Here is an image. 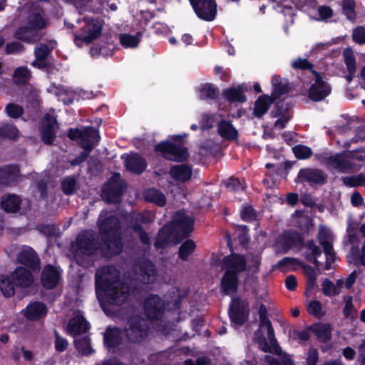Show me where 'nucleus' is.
Listing matches in <instances>:
<instances>
[{
    "instance_id": "nucleus-51",
    "label": "nucleus",
    "mask_w": 365,
    "mask_h": 365,
    "mask_svg": "<svg viewBox=\"0 0 365 365\" xmlns=\"http://www.w3.org/2000/svg\"><path fill=\"white\" fill-rule=\"evenodd\" d=\"M112 48H113L112 44L102 46L101 47L94 46L91 48V54L93 56H107L110 54Z\"/></svg>"
},
{
    "instance_id": "nucleus-39",
    "label": "nucleus",
    "mask_w": 365,
    "mask_h": 365,
    "mask_svg": "<svg viewBox=\"0 0 365 365\" xmlns=\"http://www.w3.org/2000/svg\"><path fill=\"white\" fill-rule=\"evenodd\" d=\"M20 202L21 200L18 196L10 195L3 199L1 206L7 212H15L19 210Z\"/></svg>"
},
{
    "instance_id": "nucleus-45",
    "label": "nucleus",
    "mask_w": 365,
    "mask_h": 365,
    "mask_svg": "<svg viewBox=\"0 0 365 365\" xmlns=\"http://www.w3.org/2000/svg\"><path fill=\"white\" fill-rule=\"evenodd\" d=\"M344 185L348 187H356L363 185L364 182V174L361 173L357 176H346L342 178Z\"/></svg>"
},
{
    "instance_id": "nucleus-61",
    "label": "nucleus",
    "mask_w": 365,
    "mask_h": 365,
    "mask_svg": "<svg viewBox=\"0 0 365 365\" xmlns=\"http://www.w3.org/2000/svg\"><path fill=\"white\" fill-rule=\"evenodd\" d=\"M14 175L11 167L0 169V184H6L11 176Z\"/></svg>"
},
{
    "instance_id": "nucleus-20",
    "label": "nucleus",
    "mask_w": 365,
    "mask_h": 365,
    "mask_svg": "<svg viewBox=\"0 0 365 365\" xmlns=\"http://www.w3.org/2000/svg\"><path fill=\"white\" fill-rule=\"evenodd\" d=\"M17 259L19 263L29 267L33 270L38 269L39 267V260L35 252L31 247L22 248L17 255Z\"/></svg>"
},
{
    "instance_id": "nucleus-14",
    "label": "nucleus",
    "mask_w": 365,
    "mask_h": 365,
    "mask_svg": "<svg viewBox=\"0 0 365 365\" xmlns=\"http://www.w3.org/2000/svg\"><path fill=\"white\" fill-rule=\"evenodd\" d=\"M197 16L205 21H212L216 14L215 0H190Z\"/></svg>"
},
{
    "instance_id": "nucleus-44",
    "label": "nucleus",
    "mask_w": 365,
    "mask_h": 365,
    "mask_svg": "<svg viewBox=\"0 0 365 365\" xmlns=\"http://www.w3.org/2000/svg\"><path fill=\"white\" fill-rule=\"evenodd\" d=\"M195 249V244L192 240H188L183 242L180 247L179 256L182 259H186L187 257Z\"/></svg>"
},
{
    "instance_id": "nucleus-36",
    "label": "nucleus",
    "mask_w": 365,
    "mask_h": 365,
    "mask_svg": "<svg viewBox=\"0 0 365 365\" xmlns=\"http://www.w3.org/2000/svg\"><path fill=\"white\" fill-rule=\"evenodd\" d=\"M197 92L200 99H214L219 94L217 88L209 83L200 84L197 88Z\"/></svg>"
},
{
    "instance_id": "nucleus-43",
    "label": "nucleus",
    "mask_w": 365,
    "mask_h": 365,
    "mask_svg": "<svg viewBox=\"0 0 365 365\" xmlns=\"http://www.w3.org/2000/svg\"><path fill=\"white\" fill-rule=\"evenodd\" d=\"M15 284L9 275L8 277L0 281V289L6 297H11L15 293Z\"/></svg>"
},
{
    "instance_id": "nucleus-27",
    "label": "nucleus",
    "mask_w": 365,
    "mask_h": 365,
    "mask_svg": "<svg viewBox=\"0 0 365 365\" xmlns=\"http://www.w3.org/2000/svg\"><path fill=\"white\" fill-rule=\"evenodd\" d=\"M217 133L224 139L235 140L237 139L238 132L230 121L221 119L217 124Z\"/></svg>"
},
{
    "instance_id": "nucleus-18",
    "label": "nucleus",
    "mask_w": 365,
    "mask_h": 365,
    "mask_svg": "<svg viewBox=\"0 0 365 365\" xmlns=\"http://www.w3.org/2000/svg\"><path fill=\"white\" fill-rule=\"evenodd\" d=\"M163 302L157 296L149 297L144 303V309L147 317L151 319H158L163 314Z\"/></svg>"
},
{
    "instance_id": "nucleus-34",
    "label": "nucleus",
    "mask_w": 365,
    "mask_h": 365,
    "mask_svg": "<svg viewBox=\"0 0 365 365\" xmlns=\"http://www.w3.org/2000/svg\"><path fill=\"white\" fill-rule=\"evenodd\" d=\"M273 102V99L268 96H260L255 102L254 108V115L256 117H261L267 113L269 106Z\"/></svg>"
},
{
    "instance_id": "nucleus-47",
    "label": "nucleus",
    "mask_w": 365,
    "mask_h": 365,
    "mask_svg": "<svg viewBox=\"0 0 365 365\" xmlns=\"http://www.w3.org/2000/svg\"><path fill=\"white\" fill-rule=\"evenodd\" d=\"M344 57L349 73H354L356 70V61L351 49H345L344 51Z\"/></svg>"
},
{
    "instance_id": "nucleus-24",
    "label": "nucleus",
    "mask_w": 365,
    "mask_h": 365,
    "mask_svg": "<svg viewBox=\"0 0 365 365\" xmlns=\"http://www.w3.org/2000/svg\"><path fill=\"white\" fill-rule=\"evenodd\" d=\"M60 278V271L51 266L45 267L41 276L42 285L47 289H51L56 286Z\"/></svg>"
},
{
    "instance_id": "nucleus-48",
    "label": "nucleus",
    "mask_w": 365,
    "mask_h": 365,
    "mask_svg": "<svg viewBox=\"0 0 365 365\" xmlns=\"http://www.w3.org/2000/svg\"><path fill=\"white\" fill-rule=\"evenodd\" d=\"M75 345L77 349L84 355H88L91 354L92 350L90 345L89 339L87 337L83 338L82 340H74Z\"/></svg>"
},
{
    "instance_id": "nucleus-57",
    "label": "nucleus",
    "mask_w": 365,
    "mask_h": 365,
    "mask_svg": "<svg viewBox=\"0 0 365 365\" xmlns=\"http://www.w3.org/2000/svg\"><path fill=\"white\" fill-rule=\"evenodd\" d=\"M76 187V181L73 178H66L62 182V188L65 193L71 194Z\"/></svg>"
},
{
    "instance_id": "nucleus-15",
    "label": "nucleus",
    "mask_w": 365,
    "mask_h": 365,
    "mask_svg": "<svg viewBox=\"0 0 365 365\" xmlns=\"http://www.w3.org/2000/svg\"><path fill=\"white\" fill-rule=\"evenodd\" d=\"M315 81L312 85L309 91V98L315 101H319L325 98L331 93V86L318 73H314Z\"/></svg>"
},
{
    "instance_id": "nucleus-23",
    "label": "nucleus",
    "mask_w": 365,
    "mask_h": 365,
    "mask_svg": "<svg viewBox=\"0 0 365 365\" xmlns=\"http://www.w3.org/2000/svg\"><path fill=\"white\" fill-rule=\"evenodd\" d=\"M136 269H139L138 277L143 283H153L157 279V273L151 262H140Z\"/></svg>"
},
{
    "instance_id": "nucleus-4",
    "label": "nucleus",
    "mask_w": 365,
    "mask_h": 365,
    "mask_svg": "<svg viewBox=\"0 0 365 365\" xmlns=\"http://www.w3.org/2000/svg\"><path fill=\"white\" fill-rule=\"evenodd\" d=\"M247 262L242 255L232 254L223 259V268L226 270L221 281L222 291L226 294L234 293L237 288V274L244 271Z\"/></svg>"
},
{
    "instance_id": "nucleus-28",
    "label": "nucleus",
    "mask_w": 365,
    "mask_h": 365,
    "mask_svg": "<svg viewBox=\"0 0 365 365\" xmlns=\"http://www.w3.org/2000/svg\"><path fill=\"white\" fill-rule=\"evenodd\" d=\"M125 163L126 168L134 173H140L143 172L146 168L145 160L135 153L127 155Z\"/></svg>"
},
{
    "instance_id": "nucleus-13",
    "label": "nucleus",
    "mask_w": 365,
    "mask_h": 365,
    "mask_svg": "<svg viewBox=\"0 0 365 365\" xmlns=\"http://www.w3.org/2000/svg\"><path fill=\"white\" fill-rule=\"evenodd\" d=\"M229 314L232 322L236 325L242 324L249 314L247 302L237 297L232 299L230 304Z\"/></svg>"
},
{
    "instance_id": "nucleus-46",
    "label": "nucleus",
    "mask_w": 365,
    "mask_h": 365,
    "mask_svg": "<svg viewBox=\"0 0 365 365\" xmlns=\"http://www.w3.org/2000/svg\"><path fill=\"white\" fill-rule=\"evenodd\" d=\"M342 9L344 14L346 16L347 19H349L351 21L355 19V2L354 0H343Z\"/></svg>"
},
{
    "instance_id": "nucleus-8",
    "label": "nucleus",
    "mask_w": 365,
    "mask_h": 365,
    "mask_svg": "<svg viewBox=\"0 0 365 365\" xmlns=\"http://www.w3.org/2000/svg\"><path fill=\"white\" fill-rule=\"evenodd\" d=\"M46 24L47 21L43 16V11L36 9L29 16L26 26L19 28L15 36L24 41L33 42L38 37L37 31L43 29Z\"/></svg>"
},
{
    "instance_id": "nucleus-6",
    "label": "nucleus",
    "mask_w": 365,
    "mask_h": 365,
    "mask_svg": "<svg viewBox=\"0 0 365 365\" xmlns=\"http://www.w3.org/2000/svg\"><path fill=\"white\" fill-rule=\"evenodd\" d=\"M80 32L75 34L74 41L78 46L97 39L102 33L103 22L98 17L87 16L78 21Z\"/></svg>"
},
{
    "instance_id": "nucleus-30",
    "label": "nucleus",
    "mask_w": 365,
    "mask_h": 365,
    "mask_svg": "<svg viewBox=\"0 0 365 365\" xmlns=\"http://www.w3.org/2000/svg\"><path fill=\"white\" fill-rule=\"evenodd\" d=\"M344 284L342 279H338L334 284L329 279H324L322 282V293L327 297H334L341 292V289Z\"/></svg>"
},
{
    "instance_id": "nucleus-25",
    "label": "nucleus",
    "mask_w": 365,
    "mask_h": 365,
    "mask_svg": "<svg viewBox=\"0 0 365 365\" xmlns=\"http://www.w3.org/2000/svg\"><path fill=\"white\" fill-rule=\"evenodd\" d=\"M88 328V324L83 315L80 312H78L76 316L70 320L66 329L69 334L76 336L86 331Z\"/></svg>"
},
{
    "instance_id": "nucleus-55",
    "label": "nucleus",
    "mask_w": 365,
    "mask_h": 365,
    "mask_svg": "<svg viewBox=\"0 0 365 365\" xmlns=\"http://www.w3.org/2000/svg\"><path fill=\"white\" fill-rule=\"evenodd\" d=\"M98 1L99 0H80L76 3V7L80 11L92 10L94 12H98L99 8H93V4Z\"/></svg>"
},
{
    "instance_id": "nucleus-40",
    "label": "nucleus",
    "mask_w": 365,
    "mask_h": 365,
    "mask_svg": "<svg viewBox=\"0 0 365 365\" xmlns=\"http://www.w3.org/2000/svg\"><path fill=\"white\" fill-rule=\"evenodd\" d=\"M146 200L153 202L159 206L165 205L166 198L163 193L155 189L148 190L145 196Z\"/></svg>"
},
{
    "instance_id": "nucleus-56",
    "label": "nucleus",
    "mask_w": 365,
    "mask_h": 365,
    "mask_svg": "<svg viewBox=\"0 0 365 365\" xmlns=\"http://www.w3.org/2000/svg\"><path fill=\"white\" fill-rule=\"evenodd\" d=\"M353 38L355 42L359 44L365 43V28L359 26L353 31Z\"/></svg>"
},
{
    "instance_id": "nucleus-62",
    "label": "nucleus",
    "mask_w": 365,
    "mask_h": 365,
    "mask_svg": "<svg viewBox=\"0 0 365 365\" xmlns=\"http://www.w3.org/2000/svg\"><path fill=\"white\" fill-rule=\"evenodd\" d=\"M351 257L361 263L362 265H365V242L362 247L361 254L356 253L355 250H352L351 251L350 256L348 257L349 262H350Z\"/></svg>"
},
{
    "instance_id": "nucleus-50",
    "label": "nucleus",
    "mask_w": 365,
    "mask_h": 365,
    "mask_svg": "<svg viewBox=\"0 0 365 365\" xmlns=\"http://www.w3.org/2000/svg\"><path fill=\"white\" fill-rule=\"evenodd\" d=\"M292 150L297 158L306 159L312 155V150L305 145H296L292 148Z\"/></svg>"
},
{
    "instance_id": "nucleus-11",
    "label": "nucleus",
    "mask_w": 365,
    "mask_h": 365,
    "mask_svg": "<svg viewBox=\"0 0 365 365\" xmlns=\"http://www.w3.org/2000/svg\"><path fill=\"white\" fill-rule=\"evenodd\" d=\"M155 150L170 160L181 161L185 160L188 156L187 150L180 143H174L170 141L158 143L155 146Z\"/></svg>"
},
{
    "instance_id": "nucleus-54",
    "label": "nucleus",
    "mask_w": 365,
    "mask_h": 365,
    "mask_svg": "<svg viewBox=\"0 0 365 365\" xmlns=\"http://www.w3.org/2000/svg\"><path fill=\"white\" fill-rule=\"evenodd\" d=\"M218 115L204 114L200 121V127L202 130H208L212 128L214 123L216 121Z\"/></svg>"
},
{
    "instance_id": "nucleus-38",
    "label": "nucleus",
    "mask_w": 365,
    "mask_h": 365,
    "mask_svg": "<svg viewBox=\"0 0 365 365\" xmlns=\"http://www.w3.org/2000/svg\"><path fill=\"white\" fill-rule=\"evenodd\" d=\"M66 96L68 98H63L62 101L65 104H70L72 103L74 100L79 101L80 99L85 100L91 98L93 97V93L83 89H77L68 91Z\"/></svg>"
},
{
    "instance_id": "nucleus-58",
    "label": "nucleus",
    "mask_w": 365,
    "mask_h": 365,
    "mask_svg": "<svg viewBox=\"0 0 365 365\" xmlns=\"http://www.w3.org/2000/svg\"><path fill=\"white\" fill-rule=\"evenodd\" d=\"M6 111L9 116L14 118H19L23 113L22 108L15 104L8 105L6 108Z\"/></svg>"
},
{
    "instance_id": "nucleus-29",
    "label": "nucleus",
    "mask_w": 365,
    "mask_h": 365,
    "mask_svg": "<svg viewBox=\"0 0 365 365\" xmlns=\"http://www.w3.org/2000/svg\"><path fill=\"white\" fill-rule=\"evenodd\" d=\"M298 178L302 182L306 181L313 184H321L325 180V176L322 171L311 169L300 170Z\"/></svg>"
},
{
    "instance_id": "nucleus-60",
    "label": "nucleus",
    "mask_w": 365,
    "mask_h": 365,
    "mask_svg": "<svg viewBox=\"0 0 365 365\" xmlns=\"http://www.w3.org/2000/svg\"><path fill=\"white\" fill-rule=\"evenodd\" d=\"M225 185L230 191H238L244 188L240 181L237 178H230L225 182Z\"/></svg>"
},
{
    "instance_id": "nucleus-41",
    "label": "nucleus",
    "mask_w": 365,
    "mask_h": 365,
    "mask_svg": "<svg viewBox=\"0 0 365 365\" xmlns=\"http://www.w3.org/2000/svg\"><path fill=\"white\" fill-rule=\"evenodd\" d=\"M272 83L273 86L272 95L274 98H277L282 94L287 92L286 82L279 76H273L272 78Z\"/></svg>"
},
{
    "instance_id": "nucleus-19",
    "label": "nucleus",
    "mask_w": 365,
    "mask_h": 365,
    "mask_svg": "<svg viewBox=\"0 0 365 365\" xmlns=\"http://www.w3.org/2000/svg\"><path fill=\"white\" fill-rule=\"evenodd\" d=\"M24 316L30 321L38 320L47 313L46 306L39 302H31L22 311Z\"/></svg>"
},
{
    "instance_id": "nucleus-33",
    "label": "nucleus",
    "mask_w": 365,
    "mask_h": 365,
    "mask_svg": "<svg viewBox=\"0 0 365 365\" xmlns=\"http://www.w3.org/2000/svg\"><path fill=\"white\" fill-rule=\"evenodd\" d=\"M222 96L230 102H244L246 101L243 85L225 90Z\"/></svg>"
},
{
    "instance_id": "nucleus-63",
    "label": "nucleus",
    "mask_w": 365,
    "mask_h": 365,
    "mask_svg": "<svg viewBox=\"0 0 365 365\" xmlns=\"http://www.w3.org/2000/svg\"><path fill=\"white\" fill-rule=\"evenodd\" d=\"M24 51V46L16 42H12L8 43L6 46V54H16L22 52Z\"/></svg>"
},
{
    "instance_id": "nucleus-59",
    "label": "nucleus",
    "mask_w": 365,
    "mask_h": 365,
    "mask_svg": "<svg viewBox=\"0 0 365 365\" xmlns=\"http://www.w3.org/2000/svg\"><path fill=\"white\" fill-rule=\"evenodd\" d=\"M281 360L282 362H280L278 359H276L273 357H267V361L270 365H282H282H294L293 361L287 355L282 356Z\"/></svg>"
},
{
    "instance_id": "nucleus-52",
    "label": "nucleus",
    "mask_w": 365,
    "mask_h": 365,
    "mask_svg": "<svg viewBox=\"0 0 365 365\" xmlns=\"http://www.w3.org/2000/svg\"><path fill=\"white\" fill-rule=\"evenodd\" d=\"M307 312L315 317L320 318L323 316L321 303L319 301H311L307 305Z\"/></svg>"
},
{
    "instance_id": "nucleus-31",
    "label": "nucleus",
    "mask_w": 365,
    "mask_h": 365,
    "mask_svg": "<svg viewBox=\"0 0 365 365\" xmlns=\"http://www.w3.org/2000/svg\"><path fill=\"white\" fill-rule=\"evenodd\" d=\"M309 329L322 342L328 341L331 336V327L329 324H317L310 327Z\"/></svg>"
},
{
    "instance_id": "nucleus-53",
    "label": "nucleus",
    "mask_w": 365,
    "mask_h": 365,
    "mask_svg": "<svg viewBox=\"0 0 365 365\" xmlns=\"http://www.w3.org/2000/svg\"><path fill=\"white\" fill-rule=\"evenodd\" d=\"M282 0H271L272 8L279 12L284 13L285 15H292V9L288 4H282ZM286 2V0H283Z\"/></svg>"
},
{
    "instance_id": "nucleus-49",
    "label": "nucleus",
    "mask_w": 365,
    "mask_h": 365,
    "mask_svg": "<svg viewBox=\"0 0 365 365\" xmlns=\"http://www.w3.org/2000/svg\"><path fill=\"white\" fill-rule=\"evenodd\" d=\"M286 242L283 246L284 250H287L292 247L296 246L301 242V237L298 233L293 232L291 235L285 234Z\"/></svg>"
},
{
    "instance_id": "nucleus-7",
    "label": "nucleus",
    "mask_w": 365,
    "mask_h": 365,
    "mask_svg": "<svg viewBox=\"0 0 365 365\" xmlns=\"http://www.w3.org/2000/svg\"><path fill=\"white\" fill-rule=\"evenodd\" d=\"M68 136L71 139L78 138L81 147L84 149L80 156L71 162L73 165L83 162L99 140L98 131L92 127L86 128L83 130L71 129L68 133Z\"/></svg>"
},
{
    "instance_id": "nucleus-26",
    "label": "nucleus",
    "mask_w": 365,
    "mask_h": 365,
    "mask_svg": "<svg viewBox=\"0 0 365 365\" xmlns=\"http://www.w3.org/2000/svg\"><path fill=\"white\" fill-rule=\"evenodd\" d=\"M170 175L178 182H185L191 178L192 171L191 168L187 165H176L171 167Z\"/></svg>"
},
{
    "instance_id": "nucleus-42",
    "label": "nucleus",
    "mask_w": 365,
    "mask_h": 365,
    "mask_svg": "<svg viewBox=\"0 0 365 365\" xmlns=\"http://www.w3.org/2000/svg\"><path fill=\"white\" fill-rule=\"evenodd\" d=\"M31 77L29 71L26 67L17 68L13 75L14 81L19 84L26 83Z\"/></svg>"
},
{
    "instance_id": "nucleus-17",
    "label": "nucleus",
    "mask_w": 365,
    "mask_h": 365,
    "mask_svg": "<svg viewBox=\"0 0 365 365\" xmlns=\"http://www.w3.org/2000/svg\"><path fill=\"white\" fill-rule=\"evenodd\" d=\"M57 128L58 125L53 113L46 114L40 128L41 138L45 143L50 144L53 141Z\"/></svg>"
},
{
    "instance_id": "nucleus-12",
    "label": "nucleus",
    "mask_w": 365,
    "mask_h": 365,
    "mask_svg": "<svg viewBox=\"0 0 365 365\" xmlns=\"http://www.w3.org/2000/svg\"><path fill=\"white\" fill-rule=\"evenodd\" d=\"M318 239L326 255V269H329L335 259V252L332 248L333 234L329 228L321 226L319 230Z\"/></svg>"
},
{
    "instance_id": "nucleus-22",
    "label": "nucleus",
    "mask_w": 365,
    "mask_h": 365,
    "mask_svg": "<svg viewBox=\"0 0 365 365\" xmlns=\"http://www.w3.org/2000/svg\"><path fill=\"white\" fill-rule=\"evenodd\" d=\"M10 276L16 287L24 288L29 287L34 281L31 274L23 267L16 268Z\"/></svg>"
},
{
    "instance_id": "nucleus-64",
    "label": "nucleus",
    "mask_w": 365,
    "mask_h": 365,
    "mask_svg": "<svg viewBox=\"0 0 365 365\" xmlns=\"http://www.w3.org/2000/svg\"><path fill=\"white\" fill-rule=\"evenodd\" d=\"M281 116L277 120V121L274 123V128L282 129L285 127L286 124L290 119V114L288 112H286L285 113H279L277 115Z\"/></svg>"
},
{
    "instance_id": "nucleus-10",
    "label": "nucleus",
    "mask_w": 365,
    "mask_h": 365,
    "mask_svg": "<svg viewBox=\"0 0 365 365\" xmlns=\"http://www.w3.org/2000/svg\"><path fill=\"white\" fill-rule=\"evenodd\" d=\"M364 160L365 156L362 154L356 157L336 154L326 158V165L329 168L336 170L340 173H347L359 170L362 166L360 163L364 162Z\"/></svg>"
},
{
    "instance_id": "nucleus-3",
    "label": "nucleus",
    "mask_w": 365,
    "mask_h": 365,
    "mask_svg": "<svg viewBox=\"0 0 365 365\" xmlns=\"http://www.w3.org/2000/svg\"><path fill=\"white\" fill-rule=\"evenodd\" d=\"M194 220L190 212H176L173 217L171 227L165 225L159 232L155 246L156 248H160L170 244L175 245L176 242L173 240V232L188 234L192 230Z\"/></svg>"
},
{
    "instance_id": "nucleus-2",
    "label": "nucleus",
    "mask_w": 365,
    "mask_h": 365,
    "mask_svg": "<svg viewBox=\"0 0 365 365\" xmlns=\"http://www.w3.org/2000/svg\"><path fill=\"white\" fill-rule=\"evenodd\" d=\"M101 213L99 217V229L103 245L101 247L103 255L108 257L118 254L122 248L121 242L117 232L119 220L113 215L106 216Z\"/></svg>"
},
{
    "instance_id": "nucleus-1",
    "label": "nucleus",
    "mask_w": 365,
    "mask_h": 365,
    "mask_svg": "<svg viewBox=\"0 0 365 365\" xmlns=\"http://www.w3.org/2000/svg\"><path fill=\"white\" fill-rule=\"evenodd\" d=\"M119 272L113 267H103L96 272V292L101 306L120 305L128 298V287L119 280Z\"/></svg>"
},
{
    "instance_id": "nucleus-35",
    "label": "nucleus",
    "mask_w": 365,
    "mask_h": 365,
    "mask_svg": "<svg viewBox=\"0 0 365 365\" xmlns=\"http://www.w3.org/2000/svg\"><path fill=\"white\" fill-rule=\"evenodd\" d=\"M141 37V32H138L135 34H122L119 36V40L121 46L124 48H134L138 46Z\"/></svg>"
},
{
    "instance_id": "nucleus-32",
    "label": "nucleus",
    "mask_w": 365,
    "mask_h": 365,
    "mask_svg": "<svg viewBox=\"0 0 365 365\" xmlns=\"http://www.w3.org/2000/svg\"><path fill=\"white\" fill-rule=\"evenodd\" d=\"M122 332L117 328H108L105 332L104 341L110 348H114L122 342Z\"/></svg>"
},
{
    "instance_id": "nucleus-37",
    "label": "nucleus",
    "mask_w": 365,
    "mask_h": 365,
    "mask_svg": "<svg viewBox=\"0 0 365 365\" xmlns=\"http://www.w3.org/2000/svg\"><path fill=\"white\" fill-rule=\"evenodd\" d=\"M120 195V190L116 188L111 182L103 186L102 190V197L108 202H115L118 201Z\"/></svg>"
},
{
    "instance_id": "nucleus-9",
    "label": "nucleus",
    "mask_w": 365,
    "mask_h": 365,
    "mask_svg": "<svg viewBox=\"0 0 365 365\" xmlns=\"http://www.w3.org/2000/svg\"><path fill=\"white\" fill-rule=\"evenodd\" d=\"M71 250L76 262L83 264L84 260L91 256L97 250L93 232L85 231L81 233L72 245Z\"/></svg>"
},
{
    "instance_id": "nucleus-21",
    "label": "nucleus",
    "mask_w": 365,
    "mask_h": 365,
    "mask_svg": "<svg viewBox=\"0 0 365 365\" xmlns=\"http://www.w3.org/2000/svg\"><path fill=\"white\" fill-rule=\"evenodd\" d=\"M56 42L50 41L48 43H41L37 46L35 50L36 61L33 62V66L39 68H43L46 65V58L51 51L55 48Z\"/></svg>"
},
{
    "instance_id": "nucleus-5",
    "label": "nucleus",
    "mask_w": 365,
    "mask_h": 365,
    "mask_svg": "<svg viewBox=\"0 0 365 365\" xmlns=\"http://www.w3.org/2000/svg\"><path fill=\"white\" fill-rule=\"evenodd\" d=\"M259 328L255 334V339L259 348L265 352H273L280 354V348L274 337V329L271 322L267 319V310L264 304L259 307Z\"/></svg>"
},
{
    "instance_id": "nucleus-16",
    "label": "nucleus",
    "mask_w": 365,
    "mask_h": 365,
    "mask_svg": "<svg viewBox=\"0 0 365 365\" xmlns=\"http://www.w3.org/2000/svg\"><path fill=\"white\" fill-rule=\"evenodd\" d=\"M124 334L130 341H141L147 335L144 320L139 317L132 319L129 322V327L125 331Z\"/></svg>"
}]
</instances>
